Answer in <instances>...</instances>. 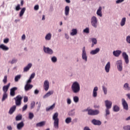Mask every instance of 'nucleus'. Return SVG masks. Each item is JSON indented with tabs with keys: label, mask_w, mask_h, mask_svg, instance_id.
Wrapping results in <instances>:
<instances>
[{
	"label": "nucleus",
	"mask_w": 130,
	"mask_h": 130,
	"mask_svg": "<svg viewBox=\"0 0 130 130\" xmlns=\"http://www.w3.org/2000/svg\"><path fill=\"white\" fill-rule=\"evenodd\" d=\"M51 60L52 62H56V61H57V58H56L55 56H53L51 58Z\"/></svg>",
	"instance_id": "obj_43"
},
{
	"label": "nucleus",
	"mask_w": 130,
	"mask_h": 130,
	"mask_svg": "<svg viewBox=\"0 0 130 130\" xmlns=\"http://www.w3.org/2000/svg\"><path fill=\"white\" fill-rule=\"evenodd\" d=\"M109 109L107 108V109H106V116H107V115H109L110 114V111H109Z\"/></svg>",
	"instance_id": "obj_50"
},
{
	"label": "nucleus",
	"mask_w": 130,
	"mask_h": 130,
	"mask_svg": "<svg viewBox=\"0 0 130 130\" xmlns=\"http://www.w3.org/2000/svg\"><path fill=\"white\" fill-rule=\"evenodd\" d=\"M116 66H122V61L121 60H117L116 62Z\"/></svg>",
	"instance_id": "obj_39"
},
{
	"label": "nucleus",
	"mask_w": 130,
	"mask_h": 130,
	"mask_svg": "<svg viewBox=\"0 0 130 130\" xmlns=\"http://www.w3.org/2000/svg\"><path fill=\"white\" fill-rule=\"evenodd\" d=\"M27 108H28V106L27 105H25L22 108V111H25Z\"/></svg>",
	"instance_id": "obj_55"
},
{
	"label": "nucleus",
	"mask_w": 130,
	"mask_h": 130,
	"mask_svg": "<svg viewBox=\"0 0 130 130\" xmlns=\"http://www.w3.org/2000/svg\"><path fill=\"white\" fill-rule=\"evenodd\" d=\"M92 123L94 124V125H101V121L96 120L95 119H93L91 121Z\"/></svg>",
	"instance_id": "obj_19"
},
{
	"label": "nucleus",
	"mask_w": 130,
	"mask_h": 130,
	"mask_svg": "<svg viewBox=\"0 0 130 130\" xmlns=\"http://www.w3.org/2000/svg\"><path fill=\"white\" fill-rule=\"evenodd\" d=\"M126 41L127 43L130 44V36H127L126 38Z\"/></svg>",
	"instance_id": "obj_51"
},
{
	"label": "nucleus",
	"mask_w": 130,
	"mask_h": 130,
	"mask_svg": "<svg viewBox=\"0 0 130 130\" xmlns=\"http://www.w3.org/2000/svg\"><path fill=\"white\" fill-rule=\"evenodd\" d=\"M91 47H93L94 45H96L97 44V39L95 38H92L91 39Z\"/></svg>",
	"instance_id": "obj_26"
},
{
	"label": "nucleus",
	"mask_w": 130,
	"mask_h": 130,
	"mask_svg": "<svg viewBox=\"0 0 130 130\" xmlns=\"http://www.w3.org/2000/svg\"><path fill=\"white\" fill-rule=\"evenodd\" d=\"M15 119L16 120V121H19V120H22V115L20 114L17 115L16 118Z\"/></svg>",
	"instance_id": "obj_35"
},
{
	"label": "nucleus",
	"mask_w": 130,
	"mask_h": 130,
	"mask_svg": "<svg viewBox=\"0 0 130 130\" xmlns=\"http://www.w3.org/2000/svg\"><path fill=\"white\" fill-rule=\"evenodd\" d=\"M0 48L1 49H2V50H4L5 51L9 50V47H7V46L5 45L4 44L0 45Z\"/></svg>",
	"instance_id": "obj_27"
},
{
	"label": "nucleus",
	"mask_w": 130,
	"mask_h": 130,
	"mask_svg": "<svg viewBox=\"0 0 130 130\" xmlns=\"http://www.w3.org/2000/svg\"><path fill=\"white\" fill-rule=\"evenodd\" d=\"M123 129L124 130H130V125H126L123 127Z\"/></svg>",
	"instance_id": "obj_48"
},
{
	"label": "nucleus",
	"mask_w": 130,
	"mask_h": 130,
	"mask_svg": "<svg viewBox=\"0 0 130 130\" xmlns=\"http://www.w3.org/2000/svg\"><path fill=\"white\" fill-rule=\"evenodd\" d=\"M18 88L16 87H13L10 89V95L11 96H14L15 95V91H17Z\"/></svg>",
	"instance_id": "obj_16"
},
{
	"label": "nucleus",
	"mask_w": 130,
	"mask_h": 130,
	"mask_svg": "<svg viewBox=\"0 0 130 130\" xmlns=\"http://www.w3.org/2000/svg\"><path fill=\"white\" fill-rule=\"evenodd\" d=\"M105 102L107 108L110 109V108H111V107L112 106V102L109 101H106Z\"/></svg>",
	"instance_id": "obj_18"
},
{
	"label": "nucleus",
	"mask_w": 130,
	"mask_h": 130,
	"mask_svg": "<svg viewBox=\"0 0 130 130\" xmlns=\"http://www.w3.org/2000/svg\"><path fill=\"white\" fill-rule=\"evenodd\" d=\"M18 61V59L16 58H13L11 61H10L11 64H13V63H16Z\"/></svg>",
	"instance_id": "obj_36"
},
{
	"label": "nucleus",
	"mask_w": 130,
	"mask_h": 130,
	"mask_svg": "<svg viewBox=\"0 0 130 130\" xmlns=\"http://www.w3.org/2000/svg\"><path fill=\"white\" fill-rule=\"evenodd\" d=\"M26 11V8H23L19 12V17H23L25 12Z\"/></svg>",
	"instance_id": "obj_28"
},
{
	"label": "nucleus",
	"mask_w": 130,
	"mask_h": 130,
	"mask_svg": "<svg viewBox=\"0 0 130 130\" xmlns=\"http://www.w3.org/2000/svg\"><path fill=\"white\" fill-rule=\"evenodd\" d=\"M73 100L74 102L76 103L79 102V98L78 96H74L73 98Z\"/></svg>",
	"instance_id": "obj_49"
},
{
	"label": "nucleus",
	"mask_w": 130,
	"mask_h": 130,
	"mask_svg": "<svg viewBox=\"0 0 130 130\" xmlns=\"http://www.w3.org/2000/svg\"><path fill=\"white\" fill-rule=\"evenodd\" d=\"M124 2V0H117L116 1V4H121V3H123Z\"/></svg>",
	"instance_id": "obj_56"
},
{
	"label": "nucleus",
	"mask_w": 130,
	"mask_h": 130,
	"mask_svg": "<svg viewBox=\"0 0 130 130\" xmlns=\"http://www.w3.org/2000/svg\"><path fill=\"white\" fill-rule=\"evenodd\" d=\"M52 37V34L51 32L47 33L45 36V40L46 41H50Z\"/></svg>",
	"instance_id": "obj_12"
},
{
	"label": "nucleus",
	"mask_w": 130,
	"mask_h": 130,
	"mask_svg": "<svg viewBox=\"0 0 130 130\" xmlns=\"http://www.w3.org/2000/svg\"><path fill=\"white\" fill-rule=\"evenodd\" d=\"M16 108H17L16 106H13L12 107H11L9 111V114H12V113H14L15 111H16Z\"/></svg>",
	"instance_id": "obj_25"
},
{
	"label": "nucleus",
	"mask_w": 130,
	"mask_h": 130,
	"mask_svg": "<svg viewBox=\"0 0 130 130\" xmlns=\"http://www.w3.org/2000/svg\"><path fill=\"white\" fill-rule=\"evenodd\" d=\"M120 54H121V51L119 50H115L113 52V55L114 56H115V57H118Z\"/></svg>",
	"instance_id": "obj_13"
},
{
	"label": "nucleus",
	"mask_w": 130,
	"mask_h": 130,
	"mask_svg": "<svg viewBox=\"0 0 130 130\" xmlns=\"http://www.w3.org/2000/svg\"><path fill=\"white\" fill-rule=\"evenodd\" d=\"M3 82L4 83V84H7V82H8V76L7 75L4 76Z\"/></svg>",
	"instance_id": "obj_41"
},
{
	"label": "nucleus",
	"mask_w": 130,
	"mask_h": 130,
	"mask_svg": "<svg viewBox=\"0 0 130 130\" xmlns=\"http://www.w3.org/2000/svg\"><path fill=\"white\" fill-rule=\"evenodd\" d=\"M44 88L46 91H48V89H49V82L48 81H45L44 83Z\"/></svg>",
	"instance_id": "obj_14"
},
{
	"label": "nucleus",
	"mask_w": 130,
	"mask_h": 130,
	"mask_svg": "<svg viewBox=\"0 0 130 130\" xmlns=\"http://www.w3.org/2000/svg\"><path fill=\"white\" fill-rule=\"evenodd\" d=\"M35 77V73H32V74L31 75V76H30L29 79H34V77Z\"/></svg>",
	"instance_id": "obj_61"
},
{
	"label": "nucleus",
	"mask_w": 130,
	"mask_h": 130,
	"mask_svg": "<svg viewBox=\"0 0 130 130\" xmlns=\"http://www.w3.org/2000/svg\"><path fill=\"white\" fill-rule=\"evenodd\" d=\"M64 37L67 40H69L70 39V36L68 33H64Z\"/></svg>",
	"instance_id": "obj_52"
},
{
	"label": "nucleus",
	"mask_w": 130,
	"mask_h": 130,
	"mask_svg": "<svg viewBox=\"0 0 130 130\" xmlns=\"http://www.w3.org/2000/svg\"><path fill=\"white\" fill-rule=\"evenodd\" d=\"M18 88L16 87H13L10 89V95L11 96H14L15 95V91H17Z\"/></svg>",
	"instance_id": "obj_17"
},
{
	"label": "nucleus",
	"mask_w": 130,
	"mask_h": 130,
	"mask_svg": "<svg viewBox=\"0 0 130 130\" xmlns=\"http://www.w3.org/2000/svg\"><path fill=\"white\" fill-rule=\"evenodd\" d=\"M82 58L84 61L87 62L88 60V56H87V52H86L85 47H83L82 48Z\"/></svg>",
	"instance_id": "obj_5"
},
{
	"label": "nucleus",
	"mask_w": 130,
	"mask_h": 130,
	"mask_svg": "<svg viewBox=\"0 0 130 130\" xmlns=\"http://www.w3.org/2000/svg\"><path fill=\"white\" fill-rule=\"evenodd\" d=\"M35 95H38V94H39V90H38V89H36L35 90V92H34Z\"/></svg>",
	"instance_id": "obj_64"
},
{
	"label": "nucleus",
	"mask_w": 130,
	"mask_h": 130,
	"mask_svg": "<svg viewBox=\"0 0 130 130\" xmlns=\"http://www.w3.org/2000/svg\"><path fill=\"white\" fill-rule=\"evenodd\" d=\"M10 85L11 83H9L8 85H5L3 87V90L4 93H7V92H8V90H9Z\"/></svg>",
	"instance_id": "obj_23"
},
{
	"label": "nucleus",
	"mask_w": 130,
	"mask_h": 130,
	"mask_svg": "<svg viewBox=\"0 0 130 130\" xmlns=\"http://www.w3.org/2000/svg\"><path fill=\"white\" fill-rule=\"evenodd\" d=\"M21 75H17L16 76H15V82H18L19 81V80H20V79H21Z\"/></svg>",
	"instance_id": "obj_34"
},
{
	"label": "nucleus",
	"mask_w": 130,
	"mask_h": 130,
	"mask_svg": "<svg viewBox=\"0 0 130 130\" xmlns=\"http://www.w3.org/2000/svg\"><path fill=\"white\" fill-rule=\"evenodd\" d=\"M100 52V48H96L94 50H92L90 52V54L91 55H95V54H98V53H99Z\"/></svg>",
	"instance_id": "obj_9"
},
{
	"label": "nucleus",
	"mask_w": 130,
	"mask_h": 130,
	"mask_svg": "<svg viewBox=\"0 0 130 130\" xmlns=\"http://www.w3.org/2000/svg\"><path fill=\"white\" fill-rule=\"evenodd\" d=\"M24 122L23 121H21V122L19 123L17 125V129H22L23 127H24Z\"/></svg>",
	"instance_id": "obj_22"
},
{
	"label": "nucleus",
	"mask_w": 130,
	"mask_h": 130,
	"mask_svg": "<svg viewBox=\"0 0 130 130\" xmlns=\"http://www.w3.org/2000/svg\"><path fill=\"white\" fill-rule=\"evenodd\" d=\"M98 91V87L95 86L93 90V97H97V91Z\"/></svg>",
	"instance_id": "obj_29"
},
{
	"label": "nucleus",
	"mask_w": 130,
	"mask_h": 130,
	"mask_svg": "<svg viewBox=\"0 0 130 130\" xmlns=\"http://www.w3.org/2000/svg\"><path fill=\"white\" fill-rule=\"evenodd\" d=\"M20 10H21V5L20 4H18L15 7V10L18 11H20Z\"/></svg>",
	"instance_id": "obj_45"
},
{
	"label": "nucleus",
	"mask_w": 130,
	"mask_h": 130,
	"mask_svg": "<svg viewBox=\"0 0 130 130\" xmlns=\"http://www.w3.org/2000/svg\"><path fill=\"white\" fill-rule=\"evenodd\" d=\"M119 110V107H118V106L115 105L113 107V111H114V112H118Z\"/></svg>",
	"instance_id": "obj_33"
},
{
	"label": "nucleus",
	"mask_w": 130,
	"mask_h": 130,
	"mask_svg": "<svg viewBox=\"0 0 130 130\" xmlns=\"http://www.w3.org/2000/svg\"><path fill=\"white\" fill-rule=\"evenodd\" d=\"M22 99H23V96H21L20 95H18L16 98H14L16 106H20L21 104H22Z\"/></svg>",
	"instance_id": "obj_4"
},
{
	"label": "nucleus",
	"mask_w": 130,
	"mask_h": 130,
	"mask_svg": "<svg viewBox=\"0 0 130 130\" xmlns=\"http://www.w3.org/2000/svg\"><path fill=\"white\" fill-rule=\"evenodd\" d=\"M117 69L118 71H120V72L122 70V66H118L117 67Z\"/></svg>",
	"instance_id": "obj_59"
},
{
	"label": "nucleus",
	"mask_w": 130,
	"mask_h": 130,
	"mask_svg": "<svg viewBox=\"0 0 130 130\" xmlns=\"http://www.w3.org/2000/svg\"><path fill=\"white\" fill-rule=\"evenodd\" d=\"M43 50L45 53H46L47 54H49L50 55L53 54V50L48 47H46L45 46H44Z\"/></svg>",
	"instance_id": "obj_6"
},
{
	"label": "nucleus",
	"mask_w": 130,
	"mask_h": 130,
	"mask_svg": "<svg viewBox=\"0 0 130 130\" xmlns=\"http://www.w3.org/2000/svg\"><path fill=\"white\" fill-rule=\"evenodd\" d=\"M102 88H103V90L104 91V94L106 95V94H107V88L105 87V86H103Z\"/></svg>",
	"instance_id": "obj_42"
},
{
	"label": "nucleus",
	"mask_w": 130,
	"mask_h": 130,
	"mask_svg": "<svg viewBox=\"0 0 130 130\" xmlns=\"http://www.w3.org/2000/svg\"><path fill=\"white\" fill-rule=\"evenodd\" d=\"M55 107V103H54L52 106L46 108V111H49V110H53Z\"/></svg>",
	"instance_id": "obj_31"
},
{
	"label": "nucleus",
	"mask_w": 130,
	"mask_h": 130,
	"mask_svg": "<svg viewBox=\"0 0 130 130\" xmlns=\"http://www.w3.org/2000/svg\"><path fill=\"white\" fill-rule=\"evenodd\" d=\"M35 107V102H32L30 104V108L32 109V108H34Z\"/></svg>",
	"instance_id": "obj_54"
},
{
	"label": "nucleus",
	"mask_w": 130,
	"mask_h": 130,
	"mask_svg": "<svg viewBox=\"0 0 130 130\" xmlns=\"http://www.w3.org/2000/svg\"><path fill=\"white\" fill-rule=\"evenodd\" d=\"M31 66H26L25 68H24V72H28V70H30Z\"/></svg>",
	"instance_id": "obj_53"
},
{
	"label": "nucleus",
	"mask_w": 130,
	"mask_h": 130,
	"mask_svg": "<svg viewBox=\"0 0 130 130\" xmlns=\"http://www.w3.org/2000/svg\"><path fill=\"white\" fill-rule=\"evenodd\" d=\"M32 88H33V85L29 84H26L24 86L25 91H29V90H31Z\"/></svg>",
	"instance_id": "obj_20"
},
{
	"label": "nucleus",
	"mask_w": 130,
	"mask_h": 130,
	"mask_svg": "<svg viewBox=\"0 0 130 130\" xmlns=\"http://www.w3.org/2000/svg\"><path fill=\"white\" fill-rule=\"evenodd\" d=\"M83 33H86V34H89V28L86 27L85 29L83 30Z\"/></svg>",
	"instance_id": "obj_47"
},
{
	"label": "nucleus",
	"mask_w": 130,
	"mask_h": 130,
	"mask_svg": "<svg viewBox=\"0 0 130 130\" xmlns=\"http://www.w3.org/2000/svg\"><path fill=\"white\" fill-rule=\"evenodd\" d=\"M65 121L66 123H70V122H72V118L68 117L66 118Z\"/></svg>",
	"instance_id": "obj_38"
},
{
	"label": "nucleus",
	"mask_w": 130,
	"mask_h": 130,
	"mask_svg": "<svg viewBox=\"0 0 130 130\" xmlns=\"http://www.w3.org/2000/svg\"><path fill=\"white\" fill-rule=\"evenodd\" d=\"M7 98H8V94H7V93H4L2 98V101H5L6 99H7Z\"/></svg>",
	"instance_id": "obj_37"
},
{
	"label": "nucleus",
	"mask_w": 130,
	"mask_h": 130,
	"mask_svg": "<svg viewBox=\"0 0 130 130\" xmlns=\"http://www.w3.org/2000/svg\"><path fill=\"white\" fill-rule=\"evenodd\" d=\"M23 101L24 103L28 102V96H24Z\"/></svg>",
	"instance_id": "obj_57"
},
{
	"label": "nucleus",
	"mask_w": 130,
	"mask_h": 130,
	"mask_svg": "<svg viewBox=\"0 0 130 130\" xmlns=\"http://www.w3.org/2000/svg\"><path fill=\"white\" fill-rule=\"evenodd\" d=\"M34 117V114H33L32 113H29L28 118L30 119H33Z\"/></svg>",
	"instance_id": "obj_40"
},
{
	"label": "nucleus",
	"mask_w": 130,
	"mask_h": 130,
	"mask_svg": "<svg viewBox=\"0 0 130 130\" xmlns=\"http://www.w3.org/2000/svg\"><path fill=\"white\" fill-rule=\"evenodd\" d=\"M26 39V36L25 35H23L21 37L22 40H25Z\"/></svg>",
	"instance_id": "obj_62"
},
{
	"label": "nucleus",
	"mask_w": 130,
	"mask_h": 130,
	"mask_svg": "<svg viewBox=\"0 0 130 130\" xmlns=\"http://www.w3.org/2000/svg\"><path fill=\"white\" fill-rule=\"evenodd\" d=\"M98 17H100V18L102 17V7L100 6L98 9L96 13Z\"/></svg>",
	"instance_id": "obj_11"
},
{
	"label": "nucleus",
	"mask_w": 130,
	"mask_h": 130,
	"mask_svg": "<svg viewBox=\"0 0 130 130\" xmlns=\"http://www.w3.org/2000/svg\"><path fill=\"white\" fill-rule=\"evenodd\" d=\"M52 94H53V91H49L44 96L43 98H47V97H49Z\"/></svg>",
	"instance_id": "obj_32"
},
{
	"label": "nucleus",
	"mask_w": 130,
	"mask_h": 130,
	"mask_svg": "<svg viewBox=\"0 0 130 130\" xmlns=\"http://www.w3.org/2000/svg\"><path fill=\"white\" fill-rule=\"evenodd\" d=\"M109 70H110V66H106L105 71L107 73H109Z\"/></svg>",
	"instance_id": "obj_44"
},
{
	"label": "nucleus",
	"mask_w": 130,
	"mask_h": 130,
	"mask_svg": "<svg viewBox=\"0 0 130 130\" xmlns=\"http://www.w3.org/2000/svg\"><path fill=\"white\" fill-rule=\"evenodd\" d=\"M77 34H78V30L76 28H73L70 33V35H71V36H75V35H77Z\"/></svg>",
	"instance_id": "obj_24"
},
{
	"label": "nucleus",
	"mask_w": 130,
	"mask_h": 130,
	"mask_svg": "<svg viewBox=\"0 0 130 130\" xmlns=\"http://www.w3.org/2000/svg\"><path fill=\"white\" fill-rule=\"evenodd\" d=\"M85 111L88 112V115H97L99 114V111L97 110H92V109H87Z\"/></svg>",
	"instance_id": "obj_7"
},
{
	"label": "nucleus",
	"mask_w": 130,
	"mask_h": 130,
	"mask_svg": "<svg viewBox=\"0 0 130 130\" xmlns=\"http://www.w3.org/2000/svg\"><path fill=\"white\" fill-rule=\"evenodd\" d=\"M64 15L66 17H68L70 15V7L67 6L64 8Z\"/></svg>",
	"instance_id": "obj_15"
},
{
	"label": "nucleus",
	"mask_w": 130,
	"mask_h": 130,
	"mask_svg": "<svg viewBox=\"0 0 130 130\" xmlns=\"http://www.w3.org/2000/svg\"><path fill=\"white\" fill-rule=\"evenodd\" d=\"M71 89L73 93H79L80 89V84L78 82H74L71 86Z\"/></svg>",
	"instance_id": "obj_1"
},
{
	"label": "nucleus",
	"mask_w": 130,
	"mask_h": 130,
	"mask_svg": "<svg viewBox=\"0 0 130 130\" xmlns=\"http://www.w3.org/2000/svg\"><path fill=\"white\" fill-rule=\"evenodd\" d=\"M54 120V127L57 129L58 128V123H59V119H58V113L56 112L53 116Z\"/></svg>",
	"instance_id": "obj_2"
},
{
	"label": "nucleus",
	"mask_w": 130,
	"mask_h": 130,
	"mask_svg": "<svg viewBox=\"0 0 130 130\" xmlns=\"http://www.w3.org/2000/svg\"><path fill=\"white\" fill-rule=\"evenodd\" d=\"M122 56L123 57L125 63H128L129 62V60H128V55H127V54H126V52H123L122 54Z\"/></svg>",
	"instance_id": "obj_10"
},
{
	"label": "nucleus",
	"mask_w": 130,
	"mask_h": 130,
	"mask_svg": "<svg viewBox=\"0 0 130 130\" xmlns=\"http://www.w3.org/2000/svg\"><path fill=\"white\" fill-rule=\"evenodd\" d=\"M44 125H45V121H42L36 124V126L37 127H41L42 126H44Z\"/></svg>",
	"instance_id": "obj_30"
},
{
	"label": "nucleus",
	"mask_w": 130,
	"mask_h": 130,
	"mask_svg": "<svg viewBox=\"0 0 130 130\" xmlns=\"http://www.w3.org/2000/svg\"><path fill=\"white\" fill-rule=\"evenodd\" d=\"M90 24L93 28L98 27V19L97 17L92 16L90 18Z\"/></svg>",
	"instance_id": "obj_3"
},
{
	"label": "nucleus",
	"mask_w": 130,
	"mask_h": 130,
	"mask_svg": "<svg viewBox=\"0 0 130 130\" xmlns=\"http://www.w3.org/2000/svg\"><path fill=\"white\" fill-rule=\"evenodd\" d=\"M126 22V18L125 17H123L120 21V25L121 27H123L124 25H125V23Z\"/></svg>",
	"instance_id": "obj_21"
},
{
	"label": "nucleus",
	"mask_w": 130,
	"mask_h": 130,
	"mask_svg": "<svg viewBox=\"0 0 130 130\" xmlns=\"http://www.w3.org/2000/svg\"><path fill=\"white\" fill-rule=\"evenodd\" d=\"M122 105L123 107V109L125 110H128V105L124 99H122Z\"/></svg>",
	"instance_id": "obj_8"
},
{
	"label": "nucleus",
	"mask_w": 130,
	"mask_h": 130,
	"mask_svg": "<svg viewBox=\"0 0 130 130\" xmlns=\"http://www.w3.org/2000/svg\"><path fill=\"white\" fill-rule=\"evenodd\" d=\"M34 10H35L36 11H38V10H39V6L36 5L34 7Z\"/></svg>",
	"instance_id": "obj_60"
},
{
	"label": "nucleus",
	"mask_w": 130,
	"mask_h": 130,
	"mask_svg": "<svg viewBox=\"0 0 130 130\" xmlns=\"http://www.w3.org/2000/svg\"><path fill=\"white\" fill-rule=\"evenodd\" d=\"M67 103L68 104H71V103H72V101L70 99H67Z\"/></svg>",
	"instance_id": "obj_63"
},
{
	"label": "nucleus",
	"mask_w": 130,
	"mask_h": 130,
	"mask_svg": "<svg viewBox=\"0 0 130 130\" xmlns=\"http://www.w3.org/2000/svg\"><path fill=\"white\" fill-rule=\"evenodd\" d=\"M123 87L125 90H130L129 86H128V84L127 83H125Z\"/></svg>",
	"instance_id": "obj_46"
},
{
	"label": "nucleus",
	"mask_w": 130,
	"mask_h": 130,
	"mask_svg": "<svg viewBox=\"0 0 130 130\" xmlns=\"http://www.w3.org/2000/svg\"><path fill=\"white\" fill-rule=\"evenodd\" d=\"M9 38H6L4 40V43L7 44V43H9Z\"/></svg>",
	"instance_id": "obj_58"
}]
</instances>
